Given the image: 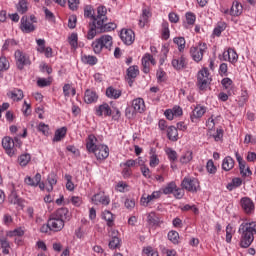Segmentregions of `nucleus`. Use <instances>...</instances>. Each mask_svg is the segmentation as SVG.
Listing matches in <instances>:
<instances>
[{"label": "nucleus", "mask_w": 256, "mask_h": 256, "mask_svg": "<svg viewBox=\"0 0 256 256\" xmlns=\"http://www.w3.org/2000/svg\"><path fill=\"white\" fill-rule=\"evenodd\" d=\"M120 39L124 45H133L135 43V33H120Z\"/></svg>", "instance_id": "nucleus-34"}, {"label": "nucleus", "mask_w": 256, "mask_h": 256, "mask_svg": "<svg viewBox=\"0 0 256 256\" xmlns=\"http://www.w3.org/2000/svg\"><path fill=\"white\" fill-rule=\"evenodd\" d=\"M222 57L223 61H228L231 65H237V62L239 61V54H237V51L233 48H228L224 51Z\"/></svg>", "instance_id": "nucleus-14"}, {"label": "nucleus", "mask_w": 256, "mask_h": 256, "mask_svg": "<svg viewBox=\"0 0 256 256\" xmlns=\"http://www.w3.org/2000/svg\"><path fill=\"white\" fill-rule=\"evenodd\" d=\"M98 161H105L109 157V146L99 144L98 147L92 152Z\"/></svg>", "instance_id": "nucleus-13"}, {"label": "nucleus", "mask_w": 256, "mask_h": 256, "mask_svg": "<svg viewBox=\"0 0 256 256\" xmlns=\"http://www.w3.org/2000/svg\"><path fill=\"white\" fill-rule=\"evenodd\" d=\"M161 220L159 219V216L155 212H150L147 215V223L150 225V227H157L159 226V223Z\"/></svg>", "instance_id": "nucleus-31"}, {"label": "nucleus", "mask_w": 256, "mask_h": 256, "mask_svg": "<svg viewBox=\"0 0 256 256\" xmlns=\"http://www.w3.org/2000/svg\"><path fill=\"white\" fill-rule=\"evenodd\" d=\"M223 128H217L216 133L212 135L214 141L219 142L223 141Z\"/></svg>", "instance_id": "nucleus-62"}, {"label": "nucleus", "mask_w": 256, "mask_h": 256, "mask_svg": "<svg viewBox=\"0 0 256 256\" xmlns=\"http://www.w3.org/2000/svg\"><path fill=\"white\" fill-rule=\"evenodd\" d=\"M99 140L97 137L93 134L88 135L86 138V149L89 153H93L94 150H96L99 147Z\"/></svg>", "instance_id": "nucleus-22"}, {"label": "nucleus", "mask_w": 256, "mask_h": 256, "mask_svg": "<svg viewBox=\"0 0 256 256\" xmlns=\"http://www.w3.org/2000/svg\"><path fill=\"white\" fill-rule=\"evenodd\" d=\"M57 219H61L62 221H69L71 214L69 213V209L67 208H60L52 214Z\"/></svg>", "instance_id": "nucleus-26"}, {"label": "nucleus", "mask_w": 256, "mask_h": 256, "mask_svg": "<svg viewBox=\"0 0 256 256\" xmlns=\"http://www.w3.org/2000/svg\"><path fill=\"white\" fill-rule=\"evenodd\" d=\"M156 77L158 83H164V81H166L167 73H165V70H163V68H159L156 72Z\"/></svg>", "instance_id": "nucleus-53"}, {"label": "nucleus", "mask_w": 256, "mask_h": 256, "mask_svg": "<svg viewBox=\"0 0 256 256\" xmlns=\"http://www.w3.org/2000/svg\"><path fill=\"white\" fill-rule=\"evenodd\" d=\"M207 52V44L199 43L197 46H192L190 48V56L192 57L195 63H200L203 61V55Z\"/></svg>", "instance_id": "nucleus-7"}, {"label": "nucleus", "mask_w": 256, "mask_h": 256, "mask_svg": "<svg viewBox=\"0 0 256 256\" xmlns=\"http://www.w3.org/2000/svg\"><path fill=\"white\" fill-rule=\"evenodd\" d=\"M22 142L21 139L18 137H15L14 139L6 136L2 139V147L5 149L6 153L10 156L13 157L15 155V147H21Z\"/></svg>", "instance_id": "nucleus-4"}, {"label": "nucleus", "mask_w": 256, "mask_h": 256, "mask_svg": "<svg viewBox=\"0 0 256 256\" xmlns=\"http://www.w3.org/2000/svg\"><path fill=\"white\" fill-rule=\"evenodd\" d=\"M165 153L171 163H175V161H177V151L173 150V148H166Z\"/></svg>", "instance_id": "nucleus-47"}, {"label": "nucleus", "mask_w": 256, "mask_h": 256, "mask_svg": "<svg viewBox=\"0 0 256 256\" xmlns=\"http://www.w3.org/2000/svg\"><path fill=\"white\" fill-rule=\"evenodd\" d=\"M21 31H28L29 33H33L35 31V25L31 21H29V18L27 16H23L21 18V25H20Z\"/></svg>", "instance_id": "nucleus-24"}, {"label": "nucleus", "mask_w": 256, "mask_h": 256, "mask_svg": "<svg viewBox=\"0 0 256 256\" xmlns=\"http://www.w3.org/2000/svg\"><path fill=\"white\" fill-rule=\"evenodd\" d=\"M233 235H235V230L231 224H228L226 226V243H231Z\"/></svg>", "instance_id": "nucleus-48"}, {"label": "nucleus", "mask_w": 256, "mask_h": 256, "mask_svg": "<svg viewBox=\"0 0 256 256\" xmlns=\"http://www.w3.org/2000/svg\"><path fill=\"white\" fill-rule=\"evenodd\" d=\"M121 95V90L115 89L113 86H110L106 89V97H108V99H119Z\"/></svg>", "instance_id": "nucleus-33"}, {"label": "nucleus", "mask_w": 256, "mask_h": 256, "mask_svg": "<svg viewBox=\"0 0 256 256\" xmlns=\"http://www.w3.org/2000/svg\"><path fill=\"white\" fill-rule=\"evenodd\" d=\"M150 167H157V165H159V157L157 156V154H152L150 156V162H149Z\"/></svg>", "instance_id": "nucleus-64"}, {"label": "nucleus", "mask_w": 256, "mask_h": 256, "mask_svg": "<svg viewBox=\"0 0 256 256\" xmlns=\"http://www.w3.org/2000/svg\"><path fill=\"white\" fill-rule=\"evenodd\" d=\"M7 95L10 99H12V101H21V99H23L24 97L23 90L19 88H14L13 90H10Z\"/></svg>", "instance_id": "nucleus-29"}, {"label": "nucleus", "mask_w": 256, "mask_h": 256, "mask_svg": "<svg viewBox=\"0 0 256 256\" xmlns=\"http://www.w3.org/2000/svg\"><path fill=\"white\" fill-rule=\"evenodd\" d=\"M182 189H185L186 191H189L190 193H197V191H200L201 185L199 183V180L195 177H184V179L181 182Z\"/></svg>", "instance_id": "nucleus-6"}, {"label": "nucleus", "mask_w": 256, "mask_h": 256, "mask_svg": "<svg viewBox=\"0 0 256 256\" xmlns=\"http://www.w3.org/2000/svg\"><path fill=\"white\" fill-rule=\"evenodd\" d=\"M187 64V57H185L184 55L172 59V67L176 69V71H181V69H185V67H187Z\"/></svg>", "instance_id": "nucleus-20"}, {"label": "nucleus", "mask_w": 256, "mask_h": 256, "mask_svg": "<svg viewBox=\"0 0 256 256\" xmlns=\"http://www.w3.org/2000/svg\"><path fill=\"white\" fill-rule=\"evenodd\" d=\"M82 61L86 64V65H97V63L99 62V60L97 59V57L95 56H91V55H84L82 56Z\"/></svg>", "instance_id": "nucleus-44"}, {"label": "nucleus", "mask_w": 256, "mask_h": 256, "mask_svg": "<svg viewBox=\"0 0 256 256\" xmlns=\"http://www.w3.org/2000/svg\"><path fill=\"white\" fill-rule=\"evenodd\" d=\"M117 27V24L114 22H107V20L102 19L98 20L95 24H90V28L88 33H93L97 31V29L100 31V33H111V31H115Z\"/></svg>", "instance_id": "nucleus-3"}, {"label": "nucleus", "mask_w": 256, "mask_h": 256, "mask_svg": "<svg viewBox=\"0 0 256 256\" xmlns=\"http://www.w3.org/2000/svg\"><path fill=\"white\" fill-rule=\"evenodd\" d=\"M174 43L178 46L179 51H183V49H185L186 42L184 37L174 38Z\"/></svg>", "instance_id": "nucleus-57"}, {"label": "nucleus", "mask_w": 256, "mask_h": 256, "mask_svg": "<svg viewBox=\"0 0 256 256\" xmlns=\"http://www.w3.org/2000/svg\"><path fill=\"white\" fill-rule=\"evenodd\" d=\"M48 222L51 231H53L54 233H59V231H62L63 227H65V222L55 217L53 214H51L50 218L48 219Z\"/></svg>", "instance_id": "nucleus-15"}, {"label": "nucleus", "mask_w": 256, "mask_h": 256, "mask_svg": "<svg viewBox=\"0 0 256 256\" xmlns=\"http://www.w3.org/2000/svg\"><path fill=\"white\" fill-rule=\"evenodd\" d=\"M23 235H25V231L21 227L6 232V237L10 238L23 237Z\"/></svg>", "instance_id": "nucleus-43"}, {"label": "nucleus", "mask_w": 256, "mask_h": 256, "mask_svg": "<svg viewBox=\"0 0 256 256\" xmlns=\"http://www.w3.org/2000/svg\"><path fill=\"white\" fill-rule=\"evenodd\" d=\"M102 218L105 219V221L109 227H113V225H115V215H113V213H111V211L105 210L102 213Z\"/></svg>", "instance_id": "nucleus-38"}, {"label": "nucleus", "mask_w": 256, "mask_h": 256, "mask_svg": "<svg viewBox=\"0 0 256 256\" xmlns=\"http://www.w3.org/2000/svg\"><path fill=\"white\" fill-rule=\"evenodd\" d=\"M93 6H86L84 8V17L87 19H92L91 25H97V18H95V14H93Z\"/></svg>", "instance_id": "nucleus-40"}, {"label": "nucleus", "mask_w": 256, "mask_h": 256, "mask_svg": "<svg viewBox=\"0 0 256 256\" xmlns=\"http://www.w3.org/2000/svg\"><path fill=\"white\" fill-rule=\"evenodd\" d=\"M132 108L135 113H145V100L136 98L132 101Z\"/></svg>", "instance_id": "nucleus-25"}, {"label": "nucleus", "mask_w": 256, "mask_h": 256, "mask_svg": "<svg viewBox=\"0 0 256 256\" xmlns=\"http://www.w3.org/2000/svg\"><path fill=\"white\" fill-rule=\"evenodd\" d=\"M16 9L20 15H25L29 11L27 0H19L18 4H16Z\"/></svg>", "instance_id": "nucleus-42"}, {"label": "nucleus", "mask_w": 256, "mask_h": 256, "mask_svg": "<svg viewBox=\"0 0 256 256\" xmlns=\"http://www.w3.org/2000/svg\"><path fill=\"white\" fill-rule=\"evenodd\" d=\"M78 41H79V37L75 33L71 34L68 37V43L72 47V49H77V47L79 46Z\"/></svg>", "instance_id": "nucleus-46"}, {"label": "nucleus", "mask_w": 256, "mask_h": 256, "mask_svg": "<svg viewBox=\"0 0 256 256\" xmlns=\"http://www.w3.org/2000/svg\"><path fill=\"white\" fill-rule=\"evenodd\" d=\"M243 185V180L241 178H233L232 183L227 186L229 191H233V187H241Z\"/></svg>", "instance_id": "nucleus-56"}, {"label": "nucleus", "mask_w": 256, "mask_h": 256, "mask_svg": "<svg viewBox=\"0 0 256 256\" xmlns=\"http://www.w3.org/2000/svg\"><path fill=\"white\" fill-rule=\"evenodd\" d=\"M10 64L9 60H7L5 57L0 58V71H7L9 69Z\"/></svg>", "instance_id": "nucleus-63"}, {"label": "nucleus", "mask_w": 256, "mask_h": 256, "mask_svg": "<svg viewBox=\"0 0 256 256\" xmlns=\"http://www.w3.org/2000/svg\"><path fill=\"white\" fill-rule=\"evenodd\" d=\"M9 202L12 205H18V207H25V200L19 197L15 188L12 189L11 194L9 195Z\"/></svg>", "instance_id": "nucleus-23"}, {"label": "nucleus", "mask_w": 256, "mask_h": 256, "mask_svg": "<svg viewBox=\"0 0 256 256\" xmlns=\"http://www.w3.org/2000/svg\"><path fill=\"white\" fill-rule=\"evenodd\" d=\"M141 63H142V71L147 75L151 71V65L153 66L157 65V60H155L152 54L145 53L142 57Z\"/></svg>", "instance_id": "nucleus-9"}, {"label": "nucleus", "mask_w": 256, "mask_h": 256, "mask_svg": "<svg viewBox=\"0 0 256 256\" xmlns=\"http://www.w3.org/2000/svg\"><path fill=\"white\" fill-rule=\"evenodd\" d=\"M186 23L187 25H195V21L197 20V16L193 12H186Z\"/></svg>", "instance_id": "nucleus-52"}, {"label": "nucleus", "mask_w": 256, "mask_h": 256, "mask_svg": "<svg viewBox=\"0 0 256 256\" xmlns=\"http://www.w3.org/2000/svg\"><path fill=\"white\" fill-rule=\"evenodd\" d=\"M211 84V76L207 68H203L197 74V85L200 91H207V87Z\"/></svg>", "instance_id": "nucleus-5"}, {"label": "nucleus", "mask_w": 256, "mask_h": 256, "mask_svg": "<svg viewBox=\"0 0 256 256\" xmlns=\"http://www.w3.org/2000/svg\"><path fill=\"white\" fill-rule=\"evenodd\" d=\"M29 161H31V154H22L18 158V163L21 167H27V165H29Z\"/></svg>", "instance_id": "nucleus-45"}, {"label": "nucleus", "mask_w": 256, "mask_h": 256, "mask_svg": "<svg viewBox=\"0 0 256 256\" xmlns=\"http://www.w3.org/2000/svg\"><path fill=\"white\" fill-rule=\"evenodd\" d=\"M95 115L97 117H111V115H113V110H111L109 104L103 103L95 107Z\"/></svg>", "instance_id": "nucleus-16"}, {"label": "nucleus", "mask_w": 256, "mask_h": 256, "mask_svg": "<svg viewBox=\"0 0 256 256\" xmlns=\"http://www.w3.org/2000/svg\"><path fill=\"white\" fill-rule=\"evenodd\" d=\"M66 136H67V127L59 128L55 131L52 141L54 143H59V141H63V139H65Z\"/></svg>", "instance_id": "nucleus-28"}, {"label": "nucleus", "mask_w": 256, "mask_h": 256, "mask_svg": "<svg viewBox=\"0 0 256 256\" xmlns=\"http://www.w3.org/2000/svg\"><path fill=\"white\" fill-rule=\"evenodd\" d=\"M205 113H207V107L205 106H201V105H197L191 115H190V119L192 121V123H195L196 119H201V117H203L205 115Z\"/></svg>", "instance_id": "nucleus-21"}, {"label": "nucleus", "mask_w": 256, "mask_h": 256, "mask_svg": "<svg viewBox=\"0 0 256 256\" xmlns=\"http://www.w3.org/2000/svg\"><path fill=\"white\" fill-rule=\"evenodd\" d=\"M229 13L233 17H239V15L243 13V5H241V3H239L238 1H234Z\"/></svg>", "instance_id": "nucleus-30"}, {"label": "nucleus", "mask_w": 256, "mask_h": 256, "mask_svg": "<svg viewBox=\"0 0 256 256\" xmlns=\"http://www.w3.org/2000/svg\"><path fill=\"white\" fill-rule=\"evenodd\" d=\"M235 167V160L231 156H226L222 161L223 171H231Z\"/></svg>", "instance_id": "nucleus-32"}, {"label": "nucleus", "mask_w": 256, "mask_h": 256, "mask_svg": "<svg viewBox=\"0 0 256 256\" xmlns=\"http://www.w3.org/2000/svg\"><path fill=\"white\" fill-rule=\"evenodd\" d=\"M143 253L146 256H159V252H157V250L153 249L151 246L144 248Z\"/></svg>", "instance_id": "nucleus-60"}, {"label": "nucleus", "mask_w": 256, "mask_h": 256, "mask_svg": "<svg viewBox=\"0 0 256 256\" xmlns=\"http://www.w3.org/2000/svg\"><path fill=\"white\" fill-rule=\"evenodd\" d=\"M175 199H183L185 197V190L176 186V189L172 192Z\"/></svg>", "instance_id": "nucleus-59"}, {"label": "nucleus", "mask_w": 256, "mask_h": 256, "mask_svg": "<svg viewBox=\"0 0 256 256\" xmlns=\"http://www.w3.org/2000/svg\"><path fill=\"white\" fill-rule=\"evenodd\" d=\"M235 157L238 162L240 174L242 175V177H251V175H253V172H251V169L247 167V162L243 160V156L238 152H235ZM245 168H246V171H245Z\"/></svg>", "instance_id": "nucleus-12"}, {"label": "nucleus", "mask_w": 256, "mask_h": 256, "mask_svg": "<svg viewBox=\"0 0 256 256\" xmlns=\"http://www.w3.org/2000/svg\"><path fill=\"white\" fill-rule=\"evenodd\" d=\"M168 239H169V241L174 243V245H177V243H179V232H177L175 230H171L168 233Z\"/></svg>", "instance_id": "nucleus-50"}, {"label": "nucleus", "mask_w": 256, "mask_h": 256, "mask_svg": "<svg viewBox=\"0 0 256 256\" xmlns=\"http://www.w3.org/2000/svg\"><path fill=\"white\" fill-rule=\"evenodd\" d=\"M15 61H16V67L20 70L23 71L25 66L31 65V59L29 56L24 53L21 50H16L14 53Z\"/></svg>", "instance_id": "nucleus-8"}, {"label": "nucleus", "mask_w": 256, "mask_h": 256, "mask_svg": "<svg viewBox=\"0 0 256 256\" xmlns=\"http://www.w3.org/2000/svg\"><path fill=\"white\" fill-rule=\"evenodd\" d=\"M206 169L211 175H215V173H217V167L215 166L213 160H208Z\"/></svg>", "instance_id": "nucleus-58"}, {"label": "nucleus", "mask_w": 256, "mask_h": 256, "mask_svg": "<svg viewBox=\"0 0 256 256\" xmlns=\"http://www.w3.org/2000/svg\"><path fill=\"white\" fill-rule=\"evenodd\" d=\"M92 201L95 205H109L111 203V198L105 195L103 192L97 193L92 197Z\"/></svg>", "instance_id": "nucleus-19"}, {"label": "nucleus", "mask_w": 256, "mask_h": 256, "mask_svg": "<svg viewBox=\"0 0 256 256\" xmlns=\"http://www.w3.org/2000/svg\"><path fill=\"white\" fill-rule=\"evenodd\" d=\"M96 23L97 21H107V7L98 6L97 7V15H95Z\"/></svg>", "instance_id": "nucleus-37"}, {"label": "nucleus", "mask_w": 256, "mask_h": 256, "mask_svg": "<svg viewBox=\"0 0 256 256\" xmlns=\"http://www.w3.org/2000/svg\"><path fill=\"white\" fill-rule=\"evenodd\" d=\"M64 179L67 181L66 182V189L68 191H74L75 184H73V176H71V174H65Z\"/></svg>", "instance_id": "nucleus-49"}, {"label": "nucleus", "mask_w": 256, "mask_h": 256, "mask_svg": "<svg viewBox=\"0 0 256 256\" xmlns=\"http://www.w3.org/2000/svg\"><path fill=\"white\" fill-rule=\"evenodd\" d=\"M83 99L86 105H93L94 103H97V101H99V94H97V91L93 89H86Z\"/></svg>", "instance_id": "nucleus-17"}, {"label": "nucleus", "mask_w": 256, "mask_h": 256, "mask_svg": "<svg viewBox=\"0 0 256 256\" xmlns=\"http://www.w3.org/2000/svg\"><path fill=\"white\" fill-rule=\"evenodd\" d=\"M175 189H177V183H175V181H172L162 187L160 191L164 195H173Z\"/></svg>", "instance_id": "nucleus-35"}, {"label": "nucleus", "mask_w": 256, "mask_h": 256, "mask_svg": "<svg viewBox=\"0 0 256 256\" xmlns=\"http://www.w3.org/2000/svg\"><path fill=\"white\" fill-rule=\"evenodd\" d=\"M47 181L49 183V186L46 187V191L48 193H51V191H53V187H55V185H57V175H55V173L49 174Z\"/></svg>", "instance_id": "nucleus-41"}, {"label": "nucleus", "mask_w": 256, "mask_h": 256, "mask_svg": "<svg viewBox=\"0 0 256 256\" xmlns=\"http://www.w3.org/2000/svg\"><path fill=\"white\" fill-rule=\"evenodd\" d=\"M227 29V23L225 22H218L216 27L213 30V33H223Z\"/></svg>", "instance_id": "nucleus-61"}, {"label": "nucleus", "mask_w": 256, "mask_h": 256, "mask_svg": "<svg viewBox=\"0 0 256 256\" xmlns=\"http://www.w3.org/2000/svg\"><path fill=\"white\" fill-rule=\"evenodd\" d=\"M167 137L170 141H178L179 139V132L177 130V127L170 126L167 129Z\"/></svg>", "instance_id": "nucleus-39"}, {"label": "nucleus", "mask_w": 256, "mask_h": 256, "mask_svg": "<svg viewBox=\"0 0 256 256\" xmlns=\"http://www.w3.org/2000/svg\"><path fill=\"white\" fill-rule=\"evenodd\" d=\"M238 233L240 235V247L248 249L253 244V241H255L256 222H243L238 228Z\"/></svg>", "instance_id": "nucleus-1"}, {"label": "nucleus", "mask_w": 256, "mask_h": 256, "mask_svg": "<svg viewBox=\"0 0 256 256\" xmlns=\"http://www.w3.org/2000/svg\"><path fill=\"white\" fill-rule=\"evenodd\" d=\"M24 183H26V185H30V187H37V185L41 183V174L37 173L34 178L29 176L26 177Z\"/></svg>", "instance_id": "nucleus-36"}, {"label": "nucleus", "mask_w": 256, "mask_h": 256, "mask_svg": "<svg viewBox=\"0 0 256 256\" xmlns=\"http://www.w3.org/2000/svg\"><path fill=\"white\" fill-rule=\"evenodd\" d=\"M192 160H193V152L187 151L181 156L180 163L187 164V163H190V161Z\"/></svg>", "instance_id": "nucleus-51"}, {"label": "nucleus", "mask_w": 256, "mask_h": 256, "mask_svg": "<svg viewBox=\"0 0 256 256\" xmlns=\"http://www.w3.org/2000/svg\"><path fill=\"white\" fill-rule=\"evenodd\" d=\"M0 247L4 255H9V249H11V244H9L7 236L3 235V233H0Z\"/></svg>", "instance_id": "nucleus-27"}, {"label": "nucleus", "mask_w": 256, "mask_h": 256, "mask_svg": "<svg viewBox=\"0 0 256 256\" xmlns=\"http://www.w3.org/2000/svg\"><path fill=\"white\" fill-rule=\"evenodd\" d=\"M240 207L246 215H253L255 213V203L249 197L241 198Z\"/></svg>", "instance_id": "nucleus-11"}, {"label": "nucleus", "mask_w": 256, "mask_h": 256, "mask_svg": "<svg viewBox=\"0 0 256 256\" xmlns=\"http://www.w3.org/2000/svg\"><path fill=\"white\" fill-rule=\"evenodd\" d=\"M111 47H113V37L110 35H103L92 42V49L95 55H100L103 49L111 51Z\"/></svg>", "instance_id": "nucleus-2"}, {"label": "nucleus", "mask_w": 256, "mask_h": 256, "mask_svg": "<svg viewBox=\"0 0 256 256\" xmlns=\"http://www.w3.org/2000/svg\"><path fill=\"white\" fill-rule=\"evenodd\" d=\"M181 211H192L194 215H199V208H197L196 205L186 204L183 207H181Z\"/></svg>", "instance_id": "nucleus-55"}, {"label": "nucleus", "mask_w": 256, "mask_h": 256, "mask_svg": "<svg viewBox=\"0 0 256 256\" xmlns=\"http://www.w3.org/2000/svg\"><path fill=\"white\" fill-rule=\"evenodd\" d=\"M161 195V190L154 191L150 195L143 194L140 198V205L142 207H149L150 203H153V201H157V199H161Z\"/></svg>", "instance_id": "nucleus-10"}, {"label": "nucleus", "mask_w": 256, "mask_h": 256, "mask_svg": "<svg viewBox=\"0 0 256 256\" xmlns=\"http://www.w3.org/2000/svg\"><path fill=\"white\" fill-rule=\"evenodd\" d=\"M228 71H229V66L227 65V63L220 64L219 70H218L220 77H227V75H229Z\"/></svg>", "instance_id": "nucleus-54"}, {"label": "nucleus", "mask_w": 256, "mask_h": 256, "mask_svg": "<svg viewBox=\"0 0 256 256\" xmlns=\"http://www.w3.org/2000/svg\"><path fill=\"white\" fill-rule=\"evenodd\" d=\"M138 75H139V66L133 65L127 69V81L130 87L133 86V83L135 79H137Z\"/></svg>", "instance_id": "nucleus-18"}]
</instances>
